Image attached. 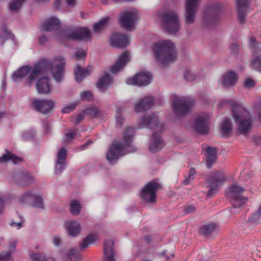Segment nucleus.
<instances>
[{"mask_svg":"<svg viewBox=\"0 0 261 261\" xmlns=\"http://www.w3.org/2000/svg\"><path fill=\"white\" fill-rule=\"evenodd\" d=\"M65 66V61L61 62L54 67L49 60L46 59L40 60L34 66L31 74L25 81V84L28 86L31 85V83L35 80L37 75L44 74L49 70H50L55 81L57 83H60L64 77Z\"/></svg>","mask_w":261,"mask_h":261,"instance_id":"1","label":"nucleus"},{"mask_svg":"<svg viewBox=\"0 0 261 261\" xmlns=\"http://www.w3.org/2000/svg\"><path fill=\"white\" fill-rule=\"evenodd\" d=\"M151 49L156 60L164 66L175 61L177 58V52L175 46L170 40L154 43Z\"/></svg>","mask_w":261,"mask_h":261,"instance_id":"2","label":"nucleus"},{"mask_svg":"<svg viewBox=\"0 0 261 261\" xmlns=\"http://www.w3.org/2000/svg\"><path fill=\"white\" fill-rule=\"evenodd\" d=\"M134 130L133 127H127L123 132V141L124 145L121 142H116L111 144L106 154V159L111 165H114L121 156V152L123 146L126 147L131 146L133 141Z\"/></svg>","mask_w":261,"mask_h":261,"instance_id":"3","label":"nucleus"},{"mask_svg":"<svg viewBox=\"0 0 261 261\" xmlns=\"http://www.w3.org/2000/svg\"><path fill=\"white\" fill-rule=\"evenodd\" d=\"M231 112L232 117L238 125V136L244 135L246 136L251 131L252 127V123L250 118L243 119L244 114L246 113V110L237 103L231 101Z\"/></svg>","mask_w":261,"mask_h":261,"instance_id":"4","label":"nucleus"},{"mask_svg":"<svg viewBox=\"0 0 261 261\" xmlns=\"http://www.w3.org/2000/svg\"><path fill=\"white\" fill-rule=\"evenodd\" d=\"M158 17L162 25L168 34H175L180 29L179 18L177 13L172 10H166L159 12Z\"/></svg>","mask_w":261,"mask_h":261,"instance_id":"5","label":"nucleus"},{"mask_svg":"<svg viewBox=\"0 0 261 261\" xmlns=\"http://www.w3.org/2000/svg\"><path fill=\"white\" fill-rule=\"evenodd\" d=\"M223 11V6L219 2H215L208 6L202 15L203 25L206 28L216 25L220 20Z\"/></svg>","mask_w":261,"mask_h":261,"instance_id":"6","label":"nucleus"},{"mask_svg":"<svg viewBox=\"0 0 261 261\" xmlns=\"http://www.w3.org/2000/svg\"><path fill=\"white\" fill-rule=\"evenodd\" d=\"M245 191V189L243 187L237 185H232L228 188L226 196L232 205L229 208L231 213L233 214L238 213L239 211H236L234 210L241 207L247 201V198L242 195Z\"/></svg>","mask_w":261,"mask_h":261,"instance_id":"7","label":"nucleus"},{"mask_svg":"<svg viewBox=\"0 0 261 261\" xmlns=\"http://www.w3.org/2000/svg\"><path fill=\"white\" fill-rule=\"evenodd\" d=\"M193 99L187 97H176L172 102L173 111L177 117H184L190 113L194 104Z\"/></svg>","mask_w":261,"mask_h":261,"instance_id":"8","label":"nucleus"},{"mask_svg":"<svg viewBox=\"0 0 261 261\" xmlns=\"http://www.w3.org/2000/svg\"><path fill=\"white\" fill-rule=\"evenodd\" d=\"M225 180V176L222 172L217 170L210 173L205 179L207 187L209 188L206 197L213 196L218 191L219 186L223 185Z\"/></svg>","mask_w":261,"mask_h":261,"instance_id":"9","label":"nucleus"},{"mask_svg":"<svg viewBox=\"0 0 261 261\" xmlns=\"http://www.w3.org/2000/svg\"><path fill=\"white\" fill-rule=\"evenodd\" d=\"M160 187L161 186L156 179H154L146 184L140 194V197L142 201L146 203L156 202V193Z\"/></svg>","mask_w":261,"mask_h":261,"instance_id":"10","label":"nucleus"},{"mask_svg":"<svg viewBox=\"0 0 261 261\" xmlns=\"http://www.w3.org/2000/svg\"><path fill=\"white\" fill-rule=\"evenodd\" d=\"M55 101L52 99H35L32 102V108L43 115H48L55 108Z\"/></svg>","mask_w":261,"mask_h":261,"instance_id":"11","label":"nucleus"},{"mask_svg":"<svg viewBox=\"0 0 261 261\" xmlns=\"http://www.w3.org/2000/svg\"><path fill=\"white\" fill-rule=\"evenodd\" d=\"M139 128H148L151 130L159 129L163 132V126L160 122L159 118L154 113L146 114L143 116L139 121Z\"/></svg>","mask_w":261,"mask_h":261,"instance_id":"12","label":"nucleus"},{"mask_svg":"<svg viewBox=\"0 0 261 261\" xmlns=\"http://www.w3.org/2000/svg\"><path fill=\"white\" fill-rule=\"evenodd\" d=\"M153 76L149 72H140L130 78L126 80V83L128 85L145 87L150 84Z\"/></svg>","mask_w":261,"mask_h":261,"instance_id":"13","label":"nucleus"},{"mask_svg":"<svg viewBox=\"0 0 261 261\" xmlns=\"http://www.w3.org/2000/svg\"><path fill=\"white\" fill-rule=\"evenodd\" d=\"M110 46L118 49H123L130 44L127 36L125 34L115 32L108 38Z\"/></svg>","mask_w":261,"mask_h":261,"instance_id":"14","label":"nucleus"},{"mask_svg":"<svg viewBox=\"0 0 261 261\" xmlns=\"http://www.w3.org/2000/svg\"><path fill=\"white\" fill-rule=\"evenodd\" d=\"M198 0H186L185 4V19L187 24H193L195 21L196 14L198 11Z\"/></svg>","mask_w":261,"mask_h":261,"instance_id":"15","label":"nucleus"},{"mask_svg":"<svg viewBox=\"0 0 261 261\" xmlns=\"http://www.w3.org/2000/svg\"><path fill=\"white\" fill-rule=\"evenodd\" d=\"M136 14L132 11L121 13L119 16V22L121 27L127 31H130L136 23Z\"/></svg>","mask_w":261,"mask_h":261,"instance_id":"16","label":"nucleus"},{"mask_svg":"<svg viewBox=\"0 0 261 261\" xmlns=\"http://www.w3.org/2000/svg\"><path fill=\"white\" fill-rule=\"evenodd\" d=\"M56 36L57 40L64 45L68 40H75V27L65 26L57 32Z\"/></svg>","mask_w":261,"mask_h":261,"instance_id":"17","label":"nucleus"},{"mask_svg":"<svg viewBox=\"0 0 261 261\" xmlns=\"http://www.w3.org/2000/svg\"><path fill=\"white\" fill-rule=\"evenodd\" d=\"M193 127L196 132L201 135L209 133L208 117L205 115H199L194 120Z\"/></svg>","mask_w":261,"mask_h":261,"instance_id":"18","label":"nucleus"},{"mask_svg":"<svg viewBox=\"0 0 261 261\" xmlns=\"http://www.w3.org/2000/svg\"><path fill=\"white\" fill-rule=\"evenodd\" d=\"M73 74L75 81L77 83H81L85 78L89 76L93 71V66L88 65L86 67L83 68L79 64L73 67Z\"/></svg>","mask_w":261,"mask_h":261,"instance_id":"19","label":"nucleus"},{"mask_svg":"<svg viewBox=\"0 0 261 261\" xmlns=\"http://www.w3.org/2000/svg\"><path fill=\"white\" fill-rule=\"evenodd\" d=\"M13 177L17 185L23 187L28 186L34 180V176L28 171H18L13 174Z\"/></svg>","mask_w":261,"mask_h":261,"instance_id":"20","label":"nucleus"},{"mask_svg":"<svg viewBox=\"0 0 261 261\" xmlns=\"http://www.w3.org/2000/svg\"><path fill=\"white\" fill-rule=\"evenodd\" d=\"M130 61L128 50L124 51L119 57L116 63L110 67V71L113 74H116L124 68Z\"/></svg>","mask_w":261,"mask_h":261,"instance_id":"21","label":"nucleus"},{"mask_svg":"<svg viewBox=\"0 0 261 261\" xmlns=\"http://www.w3.org/2000/svg\"><path fill=\"white\" fill-rule=\"evenodd\" d=\"M238 79V75L236 72L228 70L223 74L220 79V82L225 87H232L237 84Z\"/></svg>","mask_w":261,"mask_h":261,"instance_id":"22","label":"nucleus"},{"mask_svg":"<svg viewBox=\"0 0 261 261\" xmlns=\"http://www.w3.org/2000/svg\"><path fill=\"white\" fill-rule=\"evenodd\" d=\"M165 147V144L160 134V132H154L151 135V140L149 145V150L153 153L158 152Z\"/></svg>","mask_w":261,"mask_h":261,"instance_id":"23","label":"nucleus"},{"mask_svg":"<svg viewBox=\"0 0 261 261\" xmlns=\"http://www.w3.org/2000/svg\"><path fill=\"white\" fill-rule=\"evenodd\" d=\"M50 79L48 76H44L37 79L36 88L40 94H48L50 93L51 88L49 85Z\"/></svg>","mask_w":261,"mask_h":261,"instance_id":"24","label":"nucleus"},{"mask_svg":"<svg viewBox=\"0 0 261 261\" xmlns=\"http://www.w3.org/2000/svg\"><path fill=\"white\" fill-rule=\"evenodd\" d=\"M154 104V100L152 97L146 96L135 105L134 111L136 113L147 111L150 109Z\"/></svg>","mask_w":261,"mask_h":261,"instance_id":"25","label":"nucleus"},{"mask_svg":"<svg viewBox=\"0 0 261 261\" xmlns=\"http://www.w3.org/2000/svg\"><path fill=\"white\" fill-rule=\"evenodd\" d=\"M42 27L45 32H53L60 29L61 22L57 17L51 16L43 23Z\"/></svg>","mask_w":261,"mask_h":261,"instance_id":"26","label":"nucleus"},{"mask_svg":"<svg viewBox=\"0 0 261 261\" xmlns=\"http://www.w3.org/2000/svg\"><path fill=\"white\" fill-rule=\"evenodd\" d=\"M104 258L102 261H115L114 257L116 251L114 249V242L111 240H107L104 243Z\"/></svg>","mask_w":261,"mask_h":261,"instance_id":"27","label":"nucleus"},{"mask_svg":"<svg viewBox=\"0 0 261 261\" xmlns=\"http://www.w3.org/2000/svg\"><path fill=\"white\" fill-rule=\"evenodd\" d=\"M114 78L110 73L105 72L95 83L96 87L99 90L108 89L113 83Z\"/></svg>","mask_w":261,"mask_h":261,"instance_id":"28","label":"nucleus"},{"mask_svg":"<svg viewBox=\"0 0 261 261\" xmlns=\"http://www.w3.org/2000/svg\"><path fill=\"white\" fill-rule=\"evenodd\" d=\"M65 228L69 236L76 237L80 234L81 230L80 224L76 221H68L65 223Z\"/></svg>","mask_w":261,"mask_h":261,"instance_id":"29","label":"nucleus"},{"mask_svg":"<svg viewBox=\"0 0 261 261\" xmlns=\"http://www.w3.org/2000/svg\"><path fill=\"white\" fill-rule=\"evenodd\" d=\"M91 31L87 27H75V41H87L90 39Z\"/></svg>","mask_w":261,"mask_h":261,"instance_id":"30","label":"nucleus"},{"mask_svg":"<svg viewBox=\"0 0 261 261\" xmlns=\"http://www.w3.org/2000/svg\"><path fill=\"white\" fill-rule=\"evenodd\" d=\"M220 130L222 133V137L228 138L231 136L232 130V123L229 118L224 117L220 125Z\"/></svg>","mask_w":261,"mask_h":261,"instance_id":"31","label":"nucleus"},{"mask_svg":"<svg viewBox=\"0 0 261 261\" xmlns=\"http://www.w3.org/2000/svg\"><path fill=\"white\" fill-rule=\"evenodd\" d=\"M32 68L29 65H24L20 67L14 71L12 75V79L14 82H17L18 79L24 77L31 70Z\"/></svg>","mask_w":261,"mask_h":261,"instance_id":"32","label":"nucleus"},{"mask_svg":"<svg viewBox=\"0 0 261 261\" xmlns=\"http://www.w3.org/2000/svg\"><path fill=\"white\" fill-rule=\"evenodd\" d=\"M237 16L240 24H244L246 21V9L248 7L247 3H237Z\"/></svg>","mask_w":261,"mask_h":261,"instance_id":"33","label":"nucleus"},{"mask_svg":"<svg viewBox=\"0 0 261 261\" xmlns=\"http://www.w3.org/2000/svg\"><path fill=\"white\" fill-rule=\"evenodd\" d=\"M96 241V236L94 233H90L79 244V248L81 250H84L89 245L94 244Z\"/></svg>","mask_w":261,"mask_h":261,"instance_id":"34","label":"nucleus"},{"mask_svg":"<svg viewBox=\"0 0 261 261\" xmlns=\"http://www.w3.org/2000/svg\"><path fill=\"white\" fill-rule=\"evenodd\" d=\"M109 17L102 18L97 22L95 23L93 26V31L95 33H100L104 29L108 21Z\"/></svg>","mask_w":261,"mask_h":261,"instance_id":"35","label":"nucleus"},{"mask_svg":"<svg viewBox=\"0 0 261 261\" xmlns=\"http://www.w3.org/2000/svg\"><path fill=\"white\" fill-rule=\"evenodd\" d=\"M26 2V0H12L9 4V9L13 12H17Z\"/></svg>","mask_w":261,"mask_h":261,"instance_id":"36","label":"nucleus"},{"mask_svg":"<svg viewBox=\"0 0 261 261\" xmlns=\"http://www.w3.org/2000/svg\"><path fill=\"white\" fill-rule=\"evenodd\" d=\"M261 216L256 213L252 214L246 222V224L250 228H253L260 223Z\"/></svg>","mask_w":261,"mask_h":261,"instance_id":"37","label":"nucleus"},{"mask_svg":"<svg viewBox=\"0 0 261 261\" xmlns=\"http://www.w3.org/2000/svg\"><path fill=\"white\" fill-rule=\"evenodd\" d=\"M216 228V225L214 223H210L203 225L199 228V233L204 237H207L213 232Z\"/></svg>","mask_w":261,"mask_h":261,"instance_id":"38","label":"nucleus"},{"mask_svg":"<svg viewBox=\"0 0 261 261\" xmlns=\"http://www.w3.org/2000/svg\"><path fill=\"white\" fill-rule=\"evenodd\" d=\"M82 208L81 204L77 200H72L70 202V212L72 215H79Z\"/></svg>","mask_w":261,"mask_h":261,"instance_id":"39","label":"nucleus"},{"mask_svg":"<svg viewBox=\"0 0 261 261\" xmlns=\"http://www.w3.org/2000/svg\"><path fill=\"white\" fill-rule=\"evenodd\" d=\"M67 257L70 261H81V255L76 248L70 250L67 253Z\"/></svg>","mask_w":261,"mask_h":261,"instance_id":"40","label":"nucleus"},{"mask_svg":"<svg viewBox=\"0 0 261 261\" xmlns=\"http://www.w3.org/2000/svg\"><path fill=\"white\" fill-rule=\"evenodd\" d=\"M82 113L92 118H97L99 115V111L95 106L88 107L84 109Z\"/></svg>","mask_w":261,"mask_h":261,"instance_id":"41","label":"nucleus"},{"mask_svg":"<svg viewBox=\"0 0 261 261\" xmlns=\"http://www.w3.org/2000/svg\"><path fill=\"white\" fill-rule=\"evenodd\" d=\"M31 206L44 210L45 208V206L43 205L42 198L39 195L33 194Z\"/></svg>","mask_w":261,"mask_h":261,"instance_id":"42","label":"nucleus"},{"mask_svg":"<svg viewBox=\"0 0 261 261\" xmlns=\"http://www.w3.org/2000/svg\"><path fill=\"white\" fill-rule=\"evenodd\" d=\"M36 132L35 129H30L23 132L21 134L22 138L24 141H33L36 138Z\"/></svg>","mask_w":261,"mask_h":261,"instance_id":"43","label":"nucleus"},{"mask_svg":"<svg viewBox=\"0 0 261 261\" xmlns=\"http://www.w3.org/2000/svg\"><path fill=\"white\" fill-rule=\"evenodd\" d=\"M123 110L122 108L118 107L116 109V115L115 116L116 122L117 126L122 127L125 121L123 115Z\"/></svg>","mask_w":261,"mask_h":261,"instance_id":"44","label":"nucleus"},{"mask_svg":"<svg viewBox=\"0 0 261 261\" xmlns=\"http://www.w3.org/2000/svg\"><path fill=\"white\" fill-rule=\"evenodd\" d=\"M33 194L32 191H28L19 198V202L23 204L29 203L32 201Z\"/></svg>","mask_w":261,"mask_h":261,"instance_id":"45","label":"nucleus"},{"mask_svg":"<svg viewBox=\"0 0 261 261\" xmlns=\"http://www.w3.org/2000/svg\"><path fill=\"white\" fill-rule=\"evenodd\" d=\"M41 254L39 253H32L30 255V259L32 261H56L53 257H47L44 256L41 258Z\"/></svg>","mask_w":261,"mask_h":261,"instance_id":"46","label":"nucleus"},{"mask_svg":"<svg viewBox=\"0 0 261 261\" xmlns=\"http://www.w3.org/2000/svg\"><path fill=\"white\" fill-rule=\"evenodd\" d=\"M252 68L255 70L261 72V57H253L251 62Z\"/></svg>","mask_w":261,"mask_h":261,"instance_id":"47","label":"nucleus"},{"mask_svg":"<svg viewBox=\"0 0 261 261\" xmlns=\"http://www.w3.org/2000/svg\"><path fill=\"white\" fill-rule=\"evenodd\" d=\"M66 165V162L63 161H57V163L55 167V172L56 174H60L65 169Z\"/></svg>","mask_w":261,"mask_h":261,"instance_id":"48","label":"nucleus"},{"mask_svg":"<svg viewBox=\"0 0 261 261\" xmlns=\"http://www.w3.org/2000/svg\"><path fill=\"white\" fill-rule=\"evenodd\" d=\"M80 98L82 100L90 102L93 99V95L90 91H83L80 94Z\"/></svg>","mask_w":261,"mask_h":261,"instance_id":"49","label":"nucleus"},{"mask_svg":"<svg viewBox=\"0 0 261 261\" xmlns=\"http://www.w3.org/2000/svg\"><path fill=\"white\" fill-rule=\"evenodd\" d=\"M159 256L165 257L166 261H171L170 257H174L175 256L174 250L172 249L171 251H169L167 249L164 250L159 253Z\"/></svg>","mask_w":261,"mask_h":261,"instance_id":"50","label":"nucleus"},{"mask_svg":"<svg viewBox=\"0 0 261 261\" xmlns=\"http://www.w3.org/2000/svg\"><path fill=\"white\" fill-rule=\"evenodd\" d=\"M87 56V51L81 48H78L74 53L73 57L76 61H79L83 59H85Z\"/></svg>","mask_w":261,"mask_h":261,"instance_id":"51","label":"nucleus"},{"mask_svg":"<svg viewBox=\"0 0 261 261\" xmlns=\"http://www.w3.org/2000/svg\"><path fill=\"white\" fill-rule=\"evenodd\" d=\"M66 158V149L64 147H62L57 154V160L65 161Z\"/></svg>","mask_w":261,"mask_h":261,"instance_id":"52","label":"nucleus"},{"mask_svg":"<svg viewBox=\"0 0 261 261\" xmlns=\"http://www.w3.org/2000/svg\"><path fill=\"white\" fill-rule=\"evenodd\" d=\"M184 77L188 82L194 81L195 80V75L189 69L186 70L184 72Z\"/></svg>","mask_w":261,"mask_h":261,"instance_id":"53","label":"nucleus"},{"mask_svg":"<svg viewBox=\"0 0 261 261\" xmlns=\"http://www.w3.org/2000/svg\"><path fill=\"white\" fill-rule=\"evenodd\" d=\"M5 151L6 153L0 156V163H7L11 160V152L7 149H5Z\"/></svg>","mask_w":261,"mask_h":261,"instance_id":"54","label":"nucleus"},{"mask_svg":"<svg viewBox=\"0 0 261 261\" xmlns=\"http://www.w3.org/2000/svg\"><path fill=\"white\" fill-rule=\"evenodd\" d=\"M255 86L254 81L251 77H247L245 80L243 87L247 89H251Z\"/></svg>","mask_w":261,"mask_h":261,"instance_id":"55","label":"nucleus"},{"mask_svg":"<svg viewBox=\"0 0 261 261\" xmlns=\"http://www.w3.org/2000/svg\"><path fill=\"white\" fill-rule=\"evenodd\" d=\"M12 251L9 250L0 254V261H9L11 258Z\"/></svg>","mask_w":261,"mask_h":261,"instance_id":"56","label":"nucleus"},{"mask_svg":"<svg viewBox=\"0 0 261 261\" xmlns=\"http://www.w3.org/2000/svg\"><path fill=\"white\" fill-rule=\"evenodd\" d=\"M229 49L233 55L236 56L238 55L239 53V46L238 43L236 42L232 43L229 46Z\"/></svg>","mask_w":261,"mask_h":261,"instance_id":"57","label":"nucleus"},{"mask_svg":"<svg viewBox=\"0 0 261 261\" xmlns=\"http://www.w3.org/2000/svg\"><path fill=\"white\" fill-rule=\"evenodd\" d=\"M205 151L207 153V157L217 156V149L216 147L208 146L206 148Z\"/></svg>","mask_w":261,"mask_h":261,"instance_id":"58","label":"nucleus"},{"mask_svg":"<svg viewBox=\"0 0 261 261\" xmlns=\"http://www.w3.org/2000/svg\"><path fill=\"white\" fill-rule=\"evenodd\" d=\"M11 160L15 165L18 164L23 161V159L11 152Z\"/></svg>","mask_w":261,"mask_h":261,"instance_id":"59","label":"nucleus"},{"mask_svg":"<svg viewBox=\"0 0 261 261\" xmlns=\"http://www.w3.org/2000/svg\"><path fill=\"white\" fill-rule=\"evenodd\" d=\"M217 156L207 157L206 162V165L207 168L211 169L212 166L216 162Z\"/></svg>","mask_w":261,"mask_h":261,"instance_id":"60","label":"nucleus"},{"mask_svg":"<svg viewBox=\"0 0 261 261\" xmlns=\"http://www.w3.org/2000/svg\"><path fill=\"white\" fill-rule=\"evenodd\" d=\"M76 103L72 104L64 107L61 111L62 113H69L75 109Z\"/></svg>","mask_w":261,"mask_h":261,"instance_id":"61","label":"nucleus"},{"mask_svg":"<svg viewBox=\"0 0 261 261\" xmlns=\"http://www.w3.org/2000/svg\"><path fill=\"white\" fill-rule=\"evenodd\" d=\"M253 57H261V47L259 45L252 48Z\"/></svg>","mask_w":261,"mask_h":261,"instance_id":"62","label":"nucleus"},{"mask_svg":"<svg viewBox=\"0 0 261 261\" xmlns=\"http://www.w3.org/2000/svg\"><path fill=\"white\" fill-rule=\"evenodd\" d=\"M76 135V130H73L71 132L65 134L66 138L65 140L66 142H69L72 140Z\"/></svg>","mask_w":261,"mask_h":261,"instance_id":"63","label":"nucleus"},{"mask_svg":"<svg viewBox=\"0 0 261 261\" xmlns=\"http://www.w3.org/2000/svg\"><path fill=\"white\" fill-rule=\"evenodd\" d=\"M196 212V208L195 207L192 205H189L187 207H186L184 210V212L185 214H192Z\"/></svg>","mask_w":261,"mask_h":261,"instance_id":"64","label":"nucleus"}]
</instances>
